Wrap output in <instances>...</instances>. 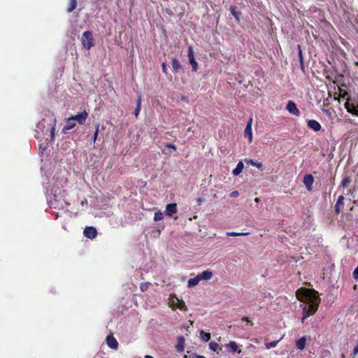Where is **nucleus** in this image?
<instances>
[{"instance_id": "7", "label": "nucleus", "mask_w": 358, "mask_h": 358, "mask_svg": "<svg viewBox=\"0 0 358 358\" xmlns=\"http://www.w3.org/2000/svg\"><path fill=\"white\" fill-rule=\"evenodd\" d=\"M85 237L93 239L97 236V231L94 227H86L83 231Z\"/></svg>"}, {"instance_id": "12", "label": "nucleus", "mask_w": 358, "mask_h": 358, "mask_svg": "<svg viewBox=\"0 0 358 358\" xmlns=\"http://www.w3.org/2000/svg\"><path fill=\"white\" fill-rule=\"evenodd\" d=\"M225 348H227V351L229 352H238V353L241 352V350H238V346L236 341H231L229 343L225 345Z\"/></svg>"}, {"instance_id": "23", "label": "nucleus", "mask_w": 358, "mask_h": 358, "mask_svg": "<svg viewBox=\"0 0 358 358\" xmlns=\"http://www.w3.org/2000/svg\"><path fill=\"white\" fill-rule=\"evenodd\" d=\"M209 348L212 351L215 352L217 353H219V352L222 350L219 344L214 341H212L209 343Z\"/></svg>"}, {"instance_id": "46", "label": "nucleus", "mask_w": 358, "mask_h": 358, "mask_svg": "<svg viewBox=\"0 0 358 358\" xmlns=\"http://www.w3.org/2000/svg\"><path fill=\"white\" fill-rule=\"evenodd\" d=\"M197 358H206V357H205L204 356H202V355H198Z\"/></svg>"}, {"instance_id": "16", "label": "nucleus", "mask_w": 358, "mask_h": 358, "mask_svg": "<svg viewBox=\"0 0 358 358\" xmlns=\"http://www.w3.org/2000/svg\"><path fill=\"white\" fill-rule=\"evenodd\" d=\"M306 343V337L303 336L296 342V347L300 350H303L305 348Z\"/></svg>"}, {"instance_id": "40", "label": "nucleus", "mask_w": 358, "mask_h": 358, "mask_svg": "<svg viewBox=\"0 0 358 358\" xmlns=\"http://www.w3.org/2000/svg\"><path fill=\"white\" fill-rule=\"evenodd\" d=\"M286 109L289 112L291 113V100L288 101L287 103V106H286Z\"/></svg>"}, {"instance_id": "35", "label": "nucleus", "mask_w": 358, "mask_h": 358, "mask_svg": "<svg viewBox=\"0 0 358 358\" xmlns=\"http://www.w3.org/2000/svg\"><path fill=\"white\" fill-rule=\"evenodd\" d=\"M239 196V192L238 191H233L230 193V196L232 198H236Z\"/></svg>"}, {"instance_id": "36", "label": "nucleus", "mask_w": 358, "mask_h": 358, "mask_svg": "<svg viewBox=\"0 0 358 358\" xmlns=\"http://www.w3.org/2000/svg\"><path fill=\"white\" fill-rule=\"evenodd\" d=\"M358 353V343L355 345V347L353 349V354H352V358H355V357Z\"/></svg>"}, {"instance_id": "26", "label": "nucleus", "mask_w": 358, "mask_h": 358, "mask_svg": "<svg viewBox=\"0 0 358 358\" xmlns=\"http://www.w3.org/2000/svg\"><path fill=\"white\" fill-rule=\"evenodd\" d=\"M297 48H298V55H299V61H300L301 68L303 71L304 66H303V59L302 51H301V47L299 45H298Z\"/></svg>"}, {"instance_id": "28", "label": "nucleus", "mask_w": 358, "mask_h": 358, "mask_svg": "<svg viewBox=\"0 0 358 358\" xmlns=\"http://www.w3.org/2000/svg\"><path fill=\"white\" fill-rule=\"evenodd\" d=\"M351 182V180L349 177L345 176L343 178L341 181V186L343 187H347Z\"/></svg>"}, {"instance_id": "29", "label": "nucleus", "mask_w": 358, "mask_h": 358, "mask_svg": "<svg viewBox=\"0 0 358 358\" xmlns=\"http://www.w3.org/2000/svg\"><path fill=\"white\" fill-rule=\"evenodd\" d=\"M150 285V282H141L140 285V289L142 292H145L148 289L149 285Z\"/></svg>"}, {"instance_id": "18", "label": "nucleus", "mask_w": 358, "mask_h": 358, "mask_svg": "<svg viewBox=\"0 0 358 358\" xmlns=\"http://www.w3.org/2000/svg\"><path fill=\"white\" fill-rule=\"evenodd\" d=\"M244 167L243 163L242 162H239L236 167L233 170L232 173L234 176H238L243 171Z\"/></svg>"}, {"instance_id": "10", "label": "nucleus", "mask_w": 358, "mask_h": 358, "mask_svg": "<svg viewBox=\"0 0 358 358\" xmlns=\"http://www.w3.org/2000/svg\"><path fill=\"white\" fill-rule=\"evenodd\" d=\"M185 339L182 336L177 338V343L176 345V349L177 352H182L185 350Z\"/></svg>"}, {"instance_id": "17", "label": "nucleus", "mask_w": 358, "mask_h": 358, "mask_svg": "<svg viewBox=\"0 0 358 358\" xmlns=\"http://www.w3.org/2000/svg\"><path fill=\"white\" fill-rule=\"evenodd\" d=\"M73 120H70V117L68 118L66 121V124L63 128V132L65 133L66 131L71 130L73 129L76 126V124L73 122Z\"/></svg>"}, {"instance_id": "21", "label": "nucleus", "mask_w": 358, "mask_h": 358, "mask_svg": "<svg viewBox=\"0 0 358 358\" xmlns=\"http://www.w3.org/2000/svg\"><path fill=\"white\" fill-rule=\"evenodd\" d=\"M343 201H344V196H340L338 198V200H337V201L336 203V205H335V211H336V214H339L340 213V212H341L340 206L343 204Z\"/></svg>"}, {"instance_id": "20", "label": "nucleus", "mask_w": 358, "mask_h": 358, "mask_svg": "<svg viewBox=\"0 0 358 358\" xmlns=\"http://www.w3.org/2000/svg\"><path fill=\"white\" fill-rule=\"evenodd\" d=\"M182 66L180 63V62L177 59H173L172 60V68H173V71L174 73H177L178 71V70H180L181 69Z\"/></svg>"}, {"instance_id": "22", "label": "nucleus", "mask_w": 358, "mask_h": 358, "mask_svg": "<svg viewBox=\"0 0 358 358\" xmlns=\"http://www.w3.org/2000/svg\"><path fill=\"white\" fill-rule=\"evenodd\" d=\"M77 6V0H69V6L66 8L68 13L73 11Z\"/></svg>"}, {"instance_id": "39", "label": "nucleus", "mask_w": 358, "mask_h": 358, "mask_svg": "<svg viewBox=\"0 0 358 358\" xmlns=\"http://www.w3.org/2000/svg\"><path fill=\"white\" fill-rule=\"evenodd\" d=\"M136 106H139V108H141V95L138 96L137 101H136Z\"/></svg>"}, {"instance_id": "30", "label": "nucleus", "mask_w": 358, "mask_h": 358, "mask_svg": "<svg viewBox=\"0 0 358 358\" xmlns=\"http://www.w3.org/2000/svg\"><path fill=\"white\" fill-rule=\"evenodd\" d=\"M299 113H300V112H299V109L297 108L296 105L292 102V114L298 116V115H299Z\"/></svg>"}, {"instance_id": "32", "label": "nucleus", "mask_w": 358, "mask_h": 358, "mask_svg": "<svg viewBox=\"0 0 358 358\" xmlns=\"http://www.w3.org/2000/svg\"><path fill=\"white\" fill-rule=\"evenodd\" d=\"M278 341H273V342H271V343H266V349H270L271 348L275 347L277 343H278Z\"/></svg>"}, {"instance_id": "2", "label": "nucleus", "mask_w": 358, "mask_h": 358, "mask_svg": "<svg viewBox=\"0 0 358 358\" xmlns=\"http://www.w3.org/2000/svg\"><path fill=\"white\" fill-rule=\"evenodd\" d=\"M46 124V120L43 119L41 122H38L37 124V128L38 129H41L42 133L45 134H48V132H50V141H53L55 140V126H56V118H52L50 120V123L47 122L48 127L45 130L43 129L45 127Z\"/></svg>"}, {"instance_id": "5", "label": "nucleus", "mask_w": 358, "mask_h": 358, "mask_svg": "<svg viewBox=\"0 0 358 358\" xmlns=\"http://www.w3.org/2000/svg\"><path fill=\"white\" fill-rule=\"evenodd\" d=\"M87 117L88 113L86 111H83L79 114L71 116L70 120H76L80 124H85Z\"/></svg>"}, {"instance_id": "6", "label": "nucleus", "mask_w": 358, "mask_h": 358, "mask_svg": "<svg viewBox=\"0 0 358 358\" xmlns=\"http://www.w3.org/2000/svg\"><path fill=\"white\" fill-rule=\"evenodd\" d=\"M252 118H250L247 122L246 127L244 130V136L248 138L249 143L252 141Z\"/></svg>"}, {"instance_id": "42", "label": "nucleus", "mask_w": 358, "mask_h": 358, "mask_svg": "<svg viewBox=\"0 0 358 358\" xmlns=\"http://www.w3.org/2000/svg\"><path fill=\"white\" fill-rule=\"evenodd\" d=\"M353 276L355 278H358V266L353 271Z\"/></svg>"}, {"instance_id": "9", "label": "nucleus", "mask_w": 358, "mask_h": 358, "mask_svg": "<svg viewBox=\"0 0 358 358\" xmlns=\"http://www.w3.org/2000/svg\"><path fill=\"white\" fill-rule=\"evenodd\" d=\"M177 212V204L176 203H169L166 206L165 213L169 217H172Z\"/></svg>"}, {"instance_id": "44", "label": "nucleus", "mask_w": 358, "mask_h": 358, "mask_svg": "<svg viewBox=\"0 0 358 358\" xmlns=\"http://www.w3.org/2000/svg\"><path fill=\"white\" fill-rule=\"evenodd\" d=\"M323 112L327 114V115H331V112L329 110L324 109Z\"/></svg>"}, {"instance_id": "8", "label": "nucleus", "mask_w": 358, "mask_h": 358, "mask_svg": "<svg viewBox=\"0 0 358 358\" xmlns=\"http://www.w3.org/2000/svg\"><path fill=\"white\" fill-rule=\"evenodd\" d=\"M106 342L107 345L113 349V350H117L118 348V342L116 340V338L113 336L112 334L110 335H108L106 339Z\"/></svg>"}, {"instance_id": "33", "label": "nucleus", "mask_w": 358, "mask_h": 358, "mask_svg": "<svg viewBox=\"0 0 358 358\" xmlns=\"http://www.w3.org/2000/svg\"><path fill=\"white\" fill-rule=\"evenodd\" d=\"M230 11H231V13L236 17V18H238V13L235 10V7H231L230 8Z\"/></svg>"}, {"instance_id": "45", "label": "nucleus", "mask_w": 358, "mask_h": 358, "mask_svg": "<svg viewBox=\"0 0 358 358\" xmlns=\"http://www.w3.org/2000/svg\"><path fill=\"white\" fill-rule=\"evenodd\" d=\"M145 358H155V357H152L151 355H145Z\"/></svg>"}, {"instance_id": "1", "label": "nucleus", "mask_w": 358, "mask_h": 358, "mask_svg": "<svg viewBox=\"0 0 358 358\" xmlns=\"http://www.w3.org/2000/svg\"><path fill=\"white\" fill-rule=\"evenodd\" d=\"M296 298L303 303L300 306L303 308L301 322H303L305 319L317 311L320 299L315 290L306 288L298 289L296 292Z\"/></svg>"}, {"instance_id": "47", "label": "nucleus", "mask_w": 358, "mask_h": 358, "mask_svg": "<svg viewBox=\"0 0 358 358\" xmlns=\"http://www.w3.org/2000/svg\"><path fill=\"white\" fill-rule=\"evenodd\" d=\"M201 201H202V199H198V203H199V204H200V203L201 202Z\"/></svg>"}, {"instance_id": "48", "label": "nucleus", "mask_w": 358, "mask_h": 358, "mask_svg": "<svg viewBox=\"0 0 358 358\" xmlns=\"http://www.w3.org/2000/svg\"><path fill=\"white\" fill-rule=\"evenodd\" d=\"M255 201L256 202H259V198H256V199H255Z\"/></svg>"}, {"instance_id": "41", "label": "nucleus", "mask_w": 358, "mask_h": 358, "mask_svg": "<svg viewBox=\"0 0 358 358\" xmlns=\"http://www.w3.org/2000/svg\"><path fill=\"white\" fill-rule=\"evenodd\" d=\"M242 320H243V321H246V322H248V323H250V325H251V326H252V325H253V322H252V321H250L248 317H243L242 318Z\"/></svg>"}, {"instance_id": "37", "label": "nucleus", "mask_w": 358, "mask_h": 358, "mask_svg": "<svg viewBox=\"0 0 358 358\" xmlns=\"http://www.w3.org/2000/svg\"><path fill=\"white\" fill-rule=\"evenodd\" d=\"M140 111H141V108H139V106H136V107L135 108V112H134L136 117H137L138 116Z\"/></svg>"}, {"instance_id": "43", "label": "nucleus", "mask_w": 358, "mask_h": 358, "mask_svg": "<svg viewBox=\"0 0 358 358\" xmlns=\"http://www.w3.org/2000/svg\"><path fill=\"white\" fill-rule=\"evenodd\" d=\"M162 71L163 72L166 73V64L165 63H163L162 65Z\"/></svg>"}, {"instance_id": "25", "label": "nucleus", "mask_w": 358, "mask_h": 358, "mask_svg": "<svg viewBox=\"0 0 358 358\" xmlns=\"http://www.w3.org/2000/svg\"><path fill=\"white\" fill-rule=\"evenodd\" d=\"M250 234L249 232H227V236H247Z\"/></svg>"}, {"instance_id": "4", "label": "nucleus", "mask_w": 358, "mask_h": 358, "mask_svg": "<svg viewBox=\"0 0 358 358\" xmlns=\"http://www.w3.org/2000/svg\"><path fill=\"white\" fill-rule=\"evenodd\" d=\"M187 56L189 58V63L192 65V71H196L198 69V64L195 59L194 50L192 46H189Z\"/></svg>"}, {"instance_id": "31", "label": "nucleus", "mask_w": 358, "mask_h": 358, "mask_svg": "<svg viewBox=\"0 0 358 358\" xmlns=\"http://www.w3.org/2000/svg\"><path fill=\"white\" fill-rule=\"evenodd\" d=\"M99 125L97 124L96 125V129H95V131H94V136H93V138H92V141L94 143H95V141H96V138H97V136H98V134H99Z\"/></svg>"}, {"instance_id": "15", "label": "nucleus", "mask_w": 358, "mask_h": 358, "mask_svg": "<svg viewBox=\"0 0 358 358\" xmlns=\"http://www.w3.org/2000/svg\"><path fill=\"white\" fill-rule=\"evenodd\" d=\"M198 275L200 280H208L213 278V272L210 270H206Z\"/></svg>"}, {"instance_id": "34", "label": "nucleus", "mask_w": 358, "mask_h": 358, "mask_svg": "<svg viewBox=\"0 0 358 358\" xmlns=\"http://www.w3.org/2000/svg\"><path fill=\"white\" fill-rule=\"evenodd\" d=\"M250 164L252 165V166H255L257 168H261L262 166V164L260 163V162H255L252 160L250 161Z\"/></svg>"}, {"instance_id": "27", "label": "nucleus", "mask_w": 358, "mask_h": 358, "mask_svg": "<svg viewBox=\"0 0 358 358\" xmlns=\"http://www.w3.org/2000/svg\"><path fill=\"white\" fill-rule=\"evenodd\" d=\"M164 219V214L161 211H157L155 213L154 215V220L155 221H160Z\"/></svg>"}, {"instance_id": "38", "label": "nucleus", "mask_w": 358, "mask_h": 358, "mask_svg": "<svg viewBox=\"0 0 358 358\" xmlns=\"http://www.w3.org/2000/svg\"><path fill=\"white\" fill-rule=\"evenodd\" d=\"M166 148H171L174 151L176 150V146L173 144H166Z\"/></svg>"}, {"instance_id": "24", "label": "nucleus", "mask_w": 358, "mask_h": 358, "mask_svg": "<svg viewBox=\"0 0 358 358\" xmlns=\"http://www.w3.org/2000/svg\"><path fill=\"white\" fill-rule=\"evenodd\" d=\"M200 337L203 341L208 342L210 339V334L201 330L200 331Z\"/></svg>"}, {"instance_id": "11", "label": "nucleus", "mask_w": 358, "mask_h": 358, "mask_svg": "<svg viewBox=\"0 0 358 358\" xmlns=\"http://www.w3.org/2000/svg\"><path fill=\"white\" fill-rule=\"evenodd\" d=\"M313 180H314V178H313V176L310 174H306L303 177V182L308 191L312 190V185L313 183Z\"/></svg>"}, {"instance_id": "3", "label": "nucleus", "mask_w": 358, "mask_h": 358, "mask_svg": "<svg viewBox=\"0 0 358 358\" xmlns=\"http://www.w3.org/2000/svg\"><path fill=\"white\" fill-rule=\"evenodd\" d=\"M81 43L83 47L87 50L94 46V38L92 31H85L83 33Z\"/></svg>"}, {"instance_id": "19", "label": "nucleus", "mask_w": 358, "mask_h": 358, "mask_svg": "<svg viewBox=\"0 0 358 358\" xmlns=\"http://www.w3.org/2000/svg\"><path fill=\"white\" fill-rule=\"evenodd\" d=\"M200 281L199 277L197 275L195 278L189 279L187 285L189 287H193L197 285Z\"/></svg>"}, {"instance_id": "13", "label": "nucleus", "mask_w": 358, "mask_h": 358, "mask_svg": "<svg viewBox=\"0 0 358 358\" xmlns=\"http://www.w3.org/2000/svg\"><path fill=\"white\" fill-rule=\"evenodd\" d=\"M345 108L348 113L358 116V107H357L354 103H350L349 101H347L345 103Z\"/></svg>"}, {"instance_id": "14", "label": "nucleus", "mask_w": 358, "mask_h": 358, "mask_svg": "<svg viewBox=\"0 0 358 358\" xmlns=\"http://www.w3.org/2000/svg\"><path fill=\"white\" fill-rule=\"evenodd\" d=\"M308 127L312 129L314 131H318L321 129L320 124L315 120H308Z\"/></svg>"}]
</instances>
